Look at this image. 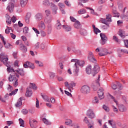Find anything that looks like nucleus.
<instances>
[{
	"label": "nucleus",
	"instance_id": "ddd939ff",
	"mask_svg": "<svg viewBox=\"0 0 128 128\" xmlns=\"http://www.w3.org/2000/svg\"><path fill=\"white\" fill-rule=\"evenodd\" d=\"M58 6H59V8L61 10L62 14H66V12H64V8H66L64 4L62 2H59L58 4Z\"/></svg>",
	"mask_w": 128,
	"mask_h": 128
},
{
	"label": "nucleus",
	"instance_id": "6e6552de",
	"mask_svg": "<svg viewBox=\"0 0 128 128\" xmlns=\"http://www.w3.org/2000/svg\"><path fill=\"white\" fill-rule=\"evenodd\" d=\"M104 88H100L98 92V94L100 100H103V98H104Z\"/></svg>",
	"mask_w": 128,
	"mask_h": 128
},
{
	"label": "nucleus",
	"instance_id": "2eb2a0df",
	"mask_svg": "<svg viewBox=\"0 0 128 128\" xmlns=\"http://www.w3.org/2000/svg\"><path fill=\"white\" fill-rule=\"evenodd\" d=\"M51 8L52 10L53 14H56V10H58V6L53 3H51Z\"/></svg>",
	"mask_w": 128,
	"mask_h": 128
},
{
	"label": "nucleus",
	"instance_id": "7ed1b4c3",
	"mask_svg": "<svg viewBox=\"0 0 128 128\" xmlns=\"http://www.w3.org/2000/svg\"><path fill=\"white\" fill-rule=\"evenodd\" d=\"M100 22H102V24H106V26H109L110 23L108 22H112V17L110 16V14H108L106 16V18H102L100 19Z\"/></svg>",
	"mask_w": 128,
	"mask_h": 128
},
{
	"label": "nucleus",
	"instance_id": "a19ab883",
	"mask_svg": "<svg viewBox=\"0 0 128 128\" xmlns=\"http://www.w3.org/2000/svg\"><path fill=\"white\" fill-rule=\"evenodd\" d=\"M108 124L111 126H112V128H116V124H114V120H109Z\"/></svg>",
	"mask_w": 128,
	"mask_h": 128
},
{
	"label": "nucleus",
	"instance_id": "a18cd8bd",
	"mask_svg": "<svg viewBox=\"0 0 128 128\" xmlns=\"http://www.w3.org/2000/svg\"><path fill=\"white\" fill-rule=\"evenodd\" d=\"M42 96L44 100H45L46 102H50V99H48V98L46 95H42Z\"/></svg>",
	"mask_w": 128,
	"mask_h": 128
},
{
	"label": "nucleus",
	"instance_id": "864d4df0",
	"mask_svg": "<svg viewBox=\"0 0 128 128\" xmlns=\"http://www.w3.org/2000/svg\"><path fill=\"white\" fill-rule=\"evenodd\" d=\"M78 14H86V10L84 9H80L78 11Z\"/></svg>",
	"mask_w": 128,
	"mask_h": 128
},
{
	"label": "nucleus",
	"instance_id": "c85d7f7f",
	"mask_svg": "<svg viewBox=\"0 0 128 128\" xmlns=\"http://www.w3.org/2000/svg\"><path fill=\"white\" fill-rule=\"evenodd\" d=\"M86 72L88 74H90L92 72H92V66L90 65L88 66V68H86Z\"/></svg>",
	"mask_w": 128,
	"mask_h": 128
},
{
	"label": "nucleus",
	"instance_id": "f704fd0d",
	"mask_svg": "<svg viewBox=\"0 0 128 128\" xmlns=\"http://www.w3.org/2000/svg\"><path fill=\"white\" fill-rule=\"evenodd\" d=\"M0 60L3 64H4L5 62H7L8 60V56H6V57H2L0 58Z\"/></svg>",
	"mask_w": 128,
	"mask_h": 128
},
{
	"label": "nucleus",
	"instance_id": "4be33fe9",
	"mask_svg": "<svg viewBox=\"0 0 128 128\" xmlns=\"http://www.w3.org/2000/svg\"><path fill=\"white\" fill-rule=\"evenodd\" d=\"M4 42H3V44L6 48H7L8 50H12V48L13 46H12V44L10 43H6V41H4Z\"/></svg>",
	"mask_w": 128,
	"mask_h": 128
},
{
	"label": "nucleus",
	"instance_id": "20e7f679",
	"mask_svg": "<svg viewBox=\"0 0 128 128\" xmlns=\"http://www.w3.org/2000/svg\"><path fill=\"white\" fill-rule=\"evenodd\" d=\"M80 92L84 94H90V86L84 85L80 88Z\"/></svg>",
	"mask_w": 128,
	"mask_h": 128
},
{
	"label": "nucleus",
	"instance_id": "7c9ffc66",
	"mask_svg": "<svg viewBox=\"0 0 128 128\" xmlns=\"http://www.w3.org/2000/svg\"><path fill=\"white\" fill-rule=\"evenodd\" d=\"M31 14L30 13H28L26 15V17L25 18V20L26 24H29L30 22V18L31 16Z\"/></svg>",
	"mask_w": 128,
	"mask_h": 128
},
{
	"label": "nucleus",
	"instance_id": "58836bf2",
	"mask_svg": "<svg viewBox=\"0 0 128 128\" xmlns=\"http://www.w3.org/2000/svg\"><path fill=\"white\" fill-rule=\"evenodd\" d=\"M27 64H28V68H32V70H34V65L32 64V62L27 61Z\"/></svg>",
	"mask_w": 128,
	"mask_h": 128
},
{
	"label": "nucleus",
	"instance_id": "6e6d98bb",
	"mask_svg": "<svg viewBox=\"0 0 128 128\" xmlns=\"http://www.w3.org/2000/svg\"><path fill=\"white\" fill-rule=\"evenodd\" d=\"M18 79H16V80H14V82L13 83V86H14L15 87H16V86H18Z\"/></svg>",
	"mask_w": 128,
	"mask_h": 128
},
{
	"label": "nucleus",
	"instance_id": "8fccbe9b",
	"mask_svg": "<svg viewBox=\"0 0 128 128\" xmlns=\"http://www.w3.org/2000/svg\"><path fill=\"white\" fill-rule=\"evenodd\" d=\"M18 89H16L15 90H13L12 92L9 94V96H14L17 92Z\"/></svg>",
	"mask_w": 128,
	"mask_h": 128
},
{
	"label": "nucleus",
	"instance_id": "4468645a",
	"mask_svg": "<svg viewBox=\"0 0 128 128\" xmlns=\"http://www.w3.org/2000/svg\"><path fill=\"white\" fill-rule=\"evenodd\" d=\"M14 4L12 2L9 3L8 6H7L6 10L10 12H12L14 10Z\"/></svg>",
	"mask_w": 128,
	"mask_h": 128
},
{
	"label": "nucleus",
	"instance_id": "bf43d9fd",
	"mask_svg": "<svg viewBox=\"0 0 128 128\" xmlns=\"http://www.w3.org/2000/svg\"><path fill=\"white\" fill-rule=\"evenodd\" d=\"M40 32L42 36H46V32L44 30H40Z\"/></svg>",
	"mask_w": 128,
	"mask_h": 128
},
{
	"label": "nucleus",
	"instance_id": "052dcab7",
	"mask_svg": "<svg viewBox=\"0 0 128 128\" xmlns=\"http://www.w3.org/2000/svg\"><path fill=\"white\" fill-rule=\"evenodd\" d=\"M72 120H68V121L66 122L65 124L66 126H70V124H72Z\"/></svg>",
	"mask_w": 128,
	"mask_h": 128
},
{
	"label": "nucleus",
	"instance_id": "39448f33",
	"mask_svg": "<svg viewBox=\"0 0 128 128\" xmlns=\"http://www.w3.org/2000/svg\"><path fill=\"white\" fill-rule=\"evenodd\" d=\"M64 86L66 88H67L70 90V92H72V90L70 88H72V90H74V86H76V83L74 82H70V84H68V82H66L64 83Z\"/></svg>",
	"mask_w": 128,
	"mask_h": 128
},
{
	"label": "nucleus",
	"instance_id": "f257e3e1",
	"mask_svg": "<svg viewBox=\"0 0 128 128\" xmlns=\"http://www.w3.org/2000/svg\"><path fill=\"white\" fill-rule=\"evenodd\" d=\"M96 52H99V56H106V54H110V52H108V49L102 47L96 48Z\"/></svg>",
	"mask_w": 128,
	"mask_h": 128
},
{
	"label": "nucleus",
	"instance_id": "ea45409f",
	"mask_svg": "<svg viewBox=\"0 0 128 128\" xmlns=\"http://www.w3.org/2000/svg\"><path fill=\"white\" fill-rule=\"evenodd\" d=\"M42 121L43 122H44L45 124H47V126L52 124V123L50 122H49L48 120H46V118H43Z\"/></svg>",
	"mask_w": 128,
	"mask_h": 128
},
{
	"label": "nucleus",
	"instance_id": "3c124183",
	"mask_svg": "<svg viewBox=\"0 0 128 128\" xmlns=\"http://www.w3.org/2000/svg\"><path fill=\"white\" fill-rule=\"evenodd\" d=\"M102 108H104V110L106 111L107 112H110V108H108V107L104 104L102 106Z\"/></svg>",
	"mask_w": 128,
	"mask_h": 128
},
{
	"label": "nucleus",
	"instance_id": "423d86ee",
	"mask_svg": "<svg viewBox=\"0 0 128 128\" xmlns=\"http://www.w3.org/2000/svg\"><path fill=\"white\" fill-rule=\"evenodd\" d=\"M86 116L91 120H92V118H96V114L92 109H88L87 110Z\"/></svg>",
	"mask_w": 128,
	"mask_h": 128
},
{
	"label": "nucleus",
	"instance_id": "dca6fc26",
	"mask_svg": "<svg viewBox=\"0 0 128 128\" xmlns=\"http://www.w3.org/2000/svg\"><path fill=\"white\" fill-rule=\"evenodd\" d=\"M38 28H39L40 30H46V24L42 21H41L40 24L38 25Z\"/></svg>",
	"mask_w": 128,
	"mask_h": 128
},
{
	"label": "nucleus",
	"instance_id": "9b49d317",
	"mask_svg": "<svg viewBox=\"0 0 128 128\" xmlns=\"http://www.w3.org/2000/svg\"><path fill=\"white\" fill-rule=\"evenodd\" d=\"M6 66H7V72H12L14 71V69H13L12 67L10 66V63L7 62H5L4 63Z\"/></svg>",
	"mask_w": 128,
	"mask_h": 128
},
{
	"label": "nucleus",
	"instance_id": "9d476101",
	"mask_svg": "<svg viewBox=\"0 0 128 128\" xmlns=\"http://www.w3.org/2000/svg\"><path fill=\"white\" fill-rule=\"evenodd\" d=\"M100 76H98V79L96 80V84L92 86V88L94 90H96L100 86Z\"/></svg>",
	"mask_w": 128,
	"mask_h": 128
},
{
	"label": "nucleus",
	"instance_id": "1a4fd4ad",
	"mask_svg": "<svg viewBox=\"0 0 128 128\" xmlns=\"http://www.w3.org/2000/svg\"><path fill=\"white\" fill-rule=\"evenodd\" d=\"M11 72L12 74H10V76L8 78V80L10 82H14L16 80V71L14 70V71H12V72Z\"/></svg>",
	"mask_w": 128,
	"mask_h": 128
},
{
	"label": "nucleus",
	"instance_id": "37998d69",
	"mask_svg": "<svg viewBox=\"0 0 128 128\" xmlns=\"http://www.w3.org/2000/svg\"><path fill=\"white\" fill-rule=\"evenodd\" d=\"M113 40H114L117 44H120V40L116 36H113Z\"/></svg>",
	"mask_w": 128,
	"mask_h": 128
},
{
	"label": "nucleus",
	"instance_id": "473e14b6",
	"mask_svg": "<svg viewBox=\"0 0 128 128\" xmlns=\"http://www.w3.org/2000/svg\"><path fill=\"white\" fill-rule=\"evenodd\" d=\"M119 110L120 112H126V108L123 104H120L119 106Z\"/></svg>",
	"mask_w": 128,
	"mask_h": 128
},
{
	"label": "nucleus",
	"instance_id": "bb28decb",
	"mask_svg": "<svg viewBox=\"0 0 128 128\" xmlns=\"http://www.w3.org/2000/svg\"><path fill=\"white\" fill-rule=\"evenodd\" d=\"M32 91L30 88H26V96L28 98H30V96H32Z\"/></svg>",
	"mask_w": 128,
	"mask_h": 128
},
{
	"label": "nucleus",
	"instance_id": "f8f14e48",
	"mask_svg": "<svg viewBox=\"0 0 128 128\" xmlns=\"http://www.w3.org/2000/svg\"><path fill=\"white\" fill-rule=\"evenodd\" d=\"M30 124L32 128H36V124H38V121L36 120H30Z\"/></svg>",
	"mask_w": 128,
	"mask_h": 128
},
{
	"label": "nucleus",
	"instance_id": "79ce46f5",
	"mask_svg": "<svg viewBox=\"0 0 128 128\" xmlns=\"http://www.w3.org/2000/svg\"><path fill=\"white\" fill-rule=\"evenodd\" d=\"M77 64H78V66H84V61L80 60H78Z\"/></svg>",
	"mask_w": 128,
	"mask_h": 128
},
{
	"label": "nucleus",
	"instance_id": "a211bd4d",
	"mask_svg": "<svg viewBox=\"0 0 128 128\" xmlns=\"http://www.w3.org/2000/svg\"><path fill=\"white\" fill-rule=\"evenodd\" d=\"M62 24H60V21L58 20L56 22V24H55V28L58 30H60L62 28Z\"/></svg>",
	"mask_w": 128,
	"mask_h": 128
},
{
	"label": "nucleus",
	"instance_id": "6ab92c4d",
	"mask_svg": "<svg viewBox=\"0 0 128 128\" xmlns=\"http://www.w3.org/2000/svg\"><path fill=\"white\" fill-rule=\"evenodd\" d=\"M100 66H98V64H96L94 66L92 72H94L95 74H98V72H100Z\"/></svg>",
	"mask_w": 128,
	"mask_h": 128
},
{
	"label": "nucleus",
	"instance_id": "4d7b16f0",
	"mask_svg": "<svg viewBox=\"0 0 128 128\" xmlns=\"http://www.w3.org/2000/svg\"><path fill=\"white\" fill-rule=\"evenodd\" d=\"M23 32L25 34H28V28L26 26L24 27L23 30Z\"/></svg>",
	"mask_w": 128,
	"mask_h": 128
},
{
	"label": "nucleus",
	"instance_id": "f3484780",
	"mask_svg": "<svg viewBox=\"0 0 128 128\" xmlns=\"http://www.w3.org/2000/svg\"><path fill=\"white\" fill-rule=\"evenodd\" d=\"M88 59L90 62H96V60L95 59L94 57V54L90 52L88 56Z\"/></svg>",
	"mask_w": 128,
	"mask_h": 128
},
{
	"label": "nucleus",
	"instance_id": "774afa93",
	"mask_svg": "<svg viewBox=\"0 0 128 128\" xmlns=\"http://www.w3.org/2000/svg\"><path fill=\"white\" fill-rule=\"evenodd\" d=\"M94 32L96 34H98V32H100V31L98 28H96L95 30H94Z\"/></svg>",
	"mask_w": 128,
	"mask_h": 128
},
{
	"label": "nucleus",
	"instance_id": "c9c22d12",
	"mask_svg": "<svg viewBox=\"0 0 128 128\" xmlns=\"http://www.w3.org/2000/svg\"><path fill=\"white\" fill-rule=\"evenodd\" d=\"M62 28L66 32H70V30H72V28L70 26L62 25Z\"/></svg>",
	"mask_w": 128,
	"mask_h": 128
},
{
	"label": "nucleus",
	"instance_id": "72a5a7b5",
	"mask_svg": "<svg viewBox=\"0 0 128 128\" xmlns=\"http://www.w3.org/2000/svg\"><path fill=\"white\" fill-rule=\"evenodd\" d=\"M75 28H80V22L78 20H76L74 24Z\"/></svg>",
	"mask_w": 128,
	"mask_h": 128
},
{
	"label": "nucleus",
	"instance_id": "338daca9",
	"mask_svg": "<svg viewBox=\"0 0 128 128\" xmlns=\"http://www.w3.org/2000/svg\"><path fill=\"white\" fill-rule=\"evenodd\" d=\"M33 30H34V32L36 34H40V31L38 30L36 28H32Z\"/></svg>",
	"mask_w": 128,
	"mask_h": 128
},
{
	"label": "nucleus",
	"instance_id": "393cba45",
	"mask_svg": "<svg viewBox=\"0 0 128 128\" xmlns=\"http://www.w3.org/2000/svg\"><path fill=\"white\" fill-rule=\"evenodd\" d=\"M52 24H48L47 26V32L48 34H52Z\"/></svg>",
	"mask_w": 128,
	"mask_h": 128
},
{
	"label": "nucleus",
	"instance_id": "0e129e2a",
	"mask_svg": "<svg viewBox=\"0 0 128 128\" xmlns=\"http://www.w3.org/2000/svg\"><path fill=\"white\" fill-rule=\"evenodd\" d=\"M45 12L46 16H50V11L49 10H46Z\"/></svg>",
	"mask_w": 128,
	"mask_h": 128
},
{
	"label": "nucleus",
	"instance_id": "603ef678",
	"mask_svg": "<svg viewBox=\"0 0 128 128\" xmlns=\"http://www.w3.org/2000/svg\"><path fill=\"white\" fill-rule=\"evenodd\" d=\"M80 34L82 36H86V31L84 29H82L80 30Z\"/></svg>",
	"mask_w": 128,
	"mask_h": 128
},
{
	"label": "nucleus",
	"instance_id": "5701e85b",
	"mask_svg": "<svg viewBox=\"0 0 128 128\" xmlns=\"http://www.w3.org/2000/svg\"><path fill=\"white\" fill-rule=\"evenodd\" d=\"M22 98H20L18 100L16 104H15L16 108H20L21 106L22 105Z\"/></svg>",
	"mask_w": 128,
	"mask_h": 128
},
{
	"label": "nucleus",
	"instance_id": "0eeeda50",
	"mask_svg": "<svg viewBox=\"0 0 128 128\" xmlns=\"http://www.w3.org/2000/svg\"><path fill=\"white\" fill-rule=\"evenodd\" d=\"M100 36L101 38L100 44L102 45L104 44L108 40V37L106 36V34L104 33L100 34Z\"/></svg>",
	"mask_w": 128,
	"mask_h": 128
},
{
	"label": "nucleus",
	"instance_id": "c03bdc74",
	"mask_svg": "<svg viewBox=\"0 0 128 128\" xmlns=\"http://www.w3.org/2000/svg\"><path fill=\"white\" fill-rule=\"evenodd\" d=\"M6 28L8 29H6L5 30L6 34H10V30H12V28L8 27V26H6Z\"/></svg>",
	"mask_w": 128,
	"mask_h": 128
},
{
	"label": "nucleus",
	"instance_id": "cd10ccee",
	"mask_svg": "<svg viewBox=\"0 0 128 128\" xmlns=\"http://www.w3.org/2000/svg\"><path fill=\"white\" fill-rule=\"evenodd\" d=\"M35 18L38 22H40L42 18V14L38 13L36 15Z\"/></svg>",
	"mask_w": 128,
	"mask_h": 128
},
{
	"label": "nucleus",
	"instance_id": "a878e982",
	"mask_svg": "<svg viewBox=\"0 0 128 128\" xmlns=\"http://www.w3.org/2000/svg\"><path fill=\"white\" fill-rule=\"evenodd\" d=\"M6 22L8 24H12V18H10V15L8 14H6Z\"/></svg>",
	"mask_w": 128,
	"mask_h": 128
},
{
	"label": "nucleus",
	"instance_id": "f03ea898",
	"mask_svg": "<svg viewBox=\"0 0 128 128\" xmlns=\"http://www.w3.org/2000/svg\"><path fill=\"white\" fill-rule=\"evenodd\" d=\"M78 59H72L71 60L72 62H75L74 65V73L76 76H78V72H80V68H78Z\"/></svg>",
	"mask_w": 128,
	"mask_h": 128
},
{
	"label": "nucleus",
	"instance_id": "69168bd1",
	"mask_svg": "<svg viewBox=\"0 0 128 128\" xmlns=\"http://www.w3.org/2000/svg\"><path fill=\"white\" fill-rule=\"evenodd\" d=\"M124 44L126 48H128V40H124Z\"/></svg>",
	"mask_w": 128,
	"mask_h": 128
},
{
	"label": "nucleus",
	"instance_id": "412c9836",
	"mask_svg": "<svg viewBox=\"0 0 128 128\" xmlns=\"http://www.w3.org/2000/svg\"><path fill=\"white\" fill-rule=\"evenodd\" d=\"M16 72L19 74L21 76H24V71L23 68H18L17 70H14Z\"/></svg>",
	"mask_w": 128,
	"mask_h": 128
},
{
	"label": "nucleus",
	"instance_id": "e433bc0d",
	"mask_svg": "<svg viewBox=\"0 0 128 128\" xmlns=\"http://www.w3.org/2000/svg\"><path fill=\"white\" fill-rule=\"evenodd\" d=\"M92 102L94 104H98L100 101L98 100V98L97 96H95L92 100Z\"/></svg>",
	"mask_w": 128,
	"mask_h": 128
},
{
	"label": "nucleus",
	"instance_id": "09e8293b",
	"mask_svg": "<svg viewBox=\"0 0 128 128\" xmlns=\"http://www.w3.org/2000/svg\"><path fill=\"white\" fill-rule=\"evenodd\" d=\"M35 62L36 64H38V66H44V64H42V62H41L36 60Z\"/></svg>",
	"mask_w": 128,
	"mask_h": 128
},
{
	"label": "nucleus",
	"instance_id": "c756f323",
	"mask_svg": "<svg viewBox=\"0 0 128 128\" xmlns=\"http://www.w3.org/2000/svg\"><path fill=\"white\" fill-rule=\"evenodd\" d=\"M118 34L122 38H124L125 36H124V31L122 30H120Z\"/></svg>",
	"mask_w": 128,
	"mask_h": 128
},
{
	"label": "nucleus",
	"instance_id": "aec40b11",
	"mask_svg": "<svg viewBox=\"0 0 128 128\" xmlns=\"http://www.w3.org/2000/svg\"><path fill=\"white\" fill-rule=\"evenodd\" d=\"M52 20V16H46L44 20V22L46 24H50Z\"/></svg>",
	"mask_w": 128,
	"mask_h": 128
},
{
	"label": "nucleus",
	"instance_id": "b1692460",
	"mask_svg": "<svg viewBox=\"0 0 128 128\" xmlns=\"http://www.w3.org/2000/svg\"><path fill=\"white\" fill-rule=\"evenodd\" d=\"M20 50L22 52H28V48L24 45L22 44H20Z\"/></svg>",
	"mask_w": 128,
	"mask_h": 128
},
{
	"label": "nucleus",
	"instance_id": "2f4dec72",
	"mask_svg": "<svg viewBox=\"0 0 128 128\" xmlns=\"http://www.w3.org/2000/svg\"><path fill=\"white\" fill-rule=\"evenodd\" d=\"M20 2L22 8H24L26 6V4H28V0H20Z\"/></svg>",
	"mask_w": 128,
	"mask_h": 128
},
{
	"label": "nucleus",
	"instance_id": "13d9d810",
	"mask_svg": "<svg viewBox=\"0 0 128 128\" xmlns=\"http://www.w3.org/2000/svg\"><path fill=\"white\" fill-rule=\"evenodd\" d=\"M7 88L8 92H12V86L10 84L7 86Z\"/></svg>",
	"mask_w": 128,
	"mask_h": 128
},
{
	"label": "nucleus",
	"instance_id": "49530a36",
	"mask_svg": "<svg viewBox=\"0 0 128 128\" xmlns=\"http://www.w3.org/2000/svg\"><path fill=\"white\" fill-rule=\"evenodd\" d=\"M122 20H125L126 22H128V12L126 13V15H123L122 16Z\"/></svg>",
	"mask_w": 128,
	"mask_h": 128
},
{
	"label": "nucleus",
	"instance_id": "5fc2aeb1",
	"mask_svg": "<svg viewBox=\"0 0 128 128\" xmlns=\"http://www.w3.org/2000/svg\"><path fill=\"white\" fill-rule=\"evenodd\" d=\"M112 12L114 14H117L116 16H114V17H117V18L120 17V15H118V12H116V10H113L112 11Z\"/></svg>",
	"mask_w": 128,
	"mask_h": 128
},
{
	"label": "nucleus",
	"instance_id": "4c0bfd02",
	"mask_svg": "<svg viewBox=\"0 0 128 128\" xmlns=\"http://www.w3.org/2000/svg\"><path fill=\"white\" fill-rule=\"evenodd\" d=\"M48 76L50 80H54V76H56V74L52 72H49Z\"/></svg>",
	"mask_w": 128,
	"mask_h": 128
},
{
	"label": "nucleus",
	"instance_id": "de8ad7c7",
	"mask_svg": "<svg viewBox=\"0 0 128 128\" xmlns=\"http://www.w3.org/2000/svg\"><path fill=\"white\" fill-rule=\"evenodd\" d=\"M19 124H20V126H24V120L22 119H19Z\"/></svg>",
	"mask_w": 128,
	"mask_h": 128
},
{
	"label": "nucleus",
	"instance_id": "e2e57ef3",
	"mask_svg": "<svg viewBox=\"0 0 128 128\" xmlns=\"http://www.w3.org/2000/svg\"><path fill=\"white\" fill-rule=\"evenodd\" d=\"M22 112L23 114H26L28 112V110L26 109H23Z\"/></svg>",
	"mask_w": 128,
	"mask_h": 128
},
{
	"label": "nucleus",
	"instance_id": "680f3d73",
	"mask_svg": "<svg viewBox=\"0 0 128 128\" xmlns=\"http://www.w3.org/2000/svg\"><path fill=\"white\" fill-rule=\"evenodd\" d=\"M0 58H5L6 56H8V55L6 54V53L4 52H2L0 54Z\"/></svg>",
	"mask_w": 128,
	"mask_h": 128
}]
</instances>
